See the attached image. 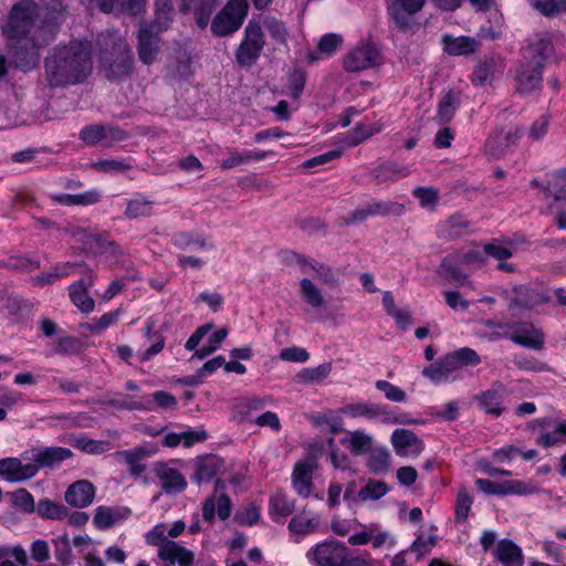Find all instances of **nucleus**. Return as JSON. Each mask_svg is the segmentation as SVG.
<instances>
[{
  "label": "nucleus",
  "instance_id": "obj_1",
  "mask_svg": "<svg viewBox=\"0 0 566 566\" xmlns=\"http://www.w3.org/2000/svg\"><path fill=\"white\" fill-rule=\"evenodd\" d=\"M36 4L21 0L13 6L3 30L15 65L24 71L38 64L40 50L53 39V28L36 24Z\"/></svg>",
  "mask_w": 566,
  "mask_h": 566
},
{
  "label": "nucleus",
  "instance_id": "obj_2",
  "mask_svg": "<svg viewBox=\"0 0 566 566\" xmlns=\"http://www.w3.org/2000/svg\"><path fill=\"white\" fill-rule=\"evenodd\" d=\"M92 71V48L87 41L73 40L57 46L45 61L50 86H67L84 81Z\"/></svg>",
  "mask_w": 566,
  "mask_h": 566
},
{
  "label": "nucleus",
  "instance_id": "obj_3",
  "mask_svg": "<svg viewBox=\"0 0 566 566\" xmlns=\"http://www.w3.org/2000/svg\"><path fill=\"white\" fill-rule=\"evenodd\" d=\"M293 256L300 272L304 275L298 283L301 298L312 308L324 307L326 300L315 281L328 286H336L339 281L337 275L328 265L316 260L300 254H294Z\"/></svg>",
  "mask_w": 566,
  "mask_h": 566
},
{
  "label": "nucleus",
  "instance_id": "obj_4",
  "mask_svg": "<svg viewBox=\"0 0 566 566\" xmlns=\"http://www.w3.org/2000/svg\"><path fill=\"white\" fill-rule=\"evenodd\" d=\"M480 363L481 358L475 350L462 347L429 365L422 374L436 385L455 381L461 379L460 371L462 368L476 366Z\"/></svg>",
  "mask_w": 566,
  "mask_h": 566
},
{
  "label": "nucleus",
  "instance_id": "obj_5",
  "mask_svg": "<svg viewBox=\"0 0 566 566\" xmlns=\"http://www.w3.org/2000/svg\"><path fill=\"white\" fill-rule=\"evenodd\" d=\"M174 9L171 0L155 1L154 25H143L138 31V56L145 64L155 61L158 52L157 33L167 30L172 21Z\"/></svg>",
  "mask_w": 566,
  "mask_h": 566
},
{
  "label": "nucleus",
  "instance_id": "obj_6",
  "mask_svg": "<svg viewBox=\"0 0 566 566\" xmlns=\"http://www.w3.org/2000/svg\"><path fill=\"white\" fill-rule=\"evenodd\" d=\"M339 411L353 419L364 418L388 424L413 422L408 415H396L387 406L365 401L345 405Z\"/></svg>",
  "mask_w": 566,
  "mask_h": 566
},
{
  "label": "nucleus",
  "instance_id": "obj_7",
  "mask_svg": "<svg viewBox=\"0 0 566 566\" xmlns=\"http://www.w3.org/2000/svg\"><path fill=\"white\" fill-rule=\"evenodd\" d=\"M306 558L313 566H352L348 548L336 541H325L306 552Z\"/></svg>",
  "mask_w": 566,
  "mask_h": 566
},
{
  "label": "nucleus",
  "instance_id": "obj_8",
  "mask_svg": "<svg viewBox=\"0 0 566 566\" xmlns=\"http://www.w3.org/2000/svg\"><path fill=\"white\" fill-rule=\"evenodd\" d=\"M249 10L247 0H229L211 22V31L218 36H226L238 31Z\"/></svg>",
  "mask_w": 566,
  "mask_h": 566
},
{
  "label": "nucleus",
  "instance_id": "obj_9",
  "mask_svg": "<svg viewBox=\"0 0 566 566\" xmlns=\"http://www.w3.org/2000/svg\"><path fill=\"white\" fill-rule=\"evenodd\" d=\"M262 25L250 20L244 29L243 39L235 52L237 62L242 66H251L261 55L264 48Z\"/></svg>",
  "mask_w": 566,
  "mask_h": 566
},
{
  "label": "nucleus",
  "instance_id": "obj_10",
  "mask_svg": "<svg viewBox=\"0 0 566 566\" xmlns=\"http://www.w3.org/2000/svg\"><path fill=\"white\" fill-rule=\"evenodd\" d=\"M499 334L510 338L513 343L523 347L539 350L545 343V335L541 328L532 323H516L497 325Z\"/></svg>",
  "mask_w": 566,
  "mask_h": 566
},
{
  "label": "nucleus",
  "instance_id": "obj_11",
  "mask_svg": "<svg viewBox=\"0 0 566 566\" xmlns=\"http://www.w3.org/2000/svg\"><path fill=\"white\" fill-rule=\"evenodd\" d=\"M381 55L371 43H363L352 49L343 59L344 69L347 72H361L379 65Z\"/></svg>",
  "mask_w": 566,
  "mask_h": 566
},
{
  "label": "nucleus",
  "instance_id": "obj_12",
  "mask_svg": "<svg viewBox=\"0 0 566 566\" xmlns=\"http://www.w3.org/2000/svg\"><path fill=\"white\" fill-rule=\"evenodd\" d=\"M73 452L67 448L46 447L32 449L25 452L23 459L31 460L40 468H57L64 460L70 459Z\"/></svg>",
  "mask_w": 566,
  "mask_h": 566
},
{
  "label": "nucleus",
  "instance_id": "obj_13",
  "mask_svg": "<svg viewBox=\"0 0 566 566\" xmlns=\"http://www.w3.org/2000/svg\"><path fill=\"white\" fill-rule=\"evenodd\" d=\"M38 473V465L33 461L23 462L20 458H6L0 460V475L9 482H22Z\"/></svg>",
  "mask_w": 566,
  "mask_h": 566
},
{
  "label": "nucleus",
  "instance_id": "obj_14",
  "mask_svg": "<svg viewBox=\"0 0 566 566\" xmlns=\"http://www.w3.org/2000/svg\"><path fill=\"white\" fill-rule=\"evenodd\" d=\"M391 446L399 457L416 458L423 450V442L411 430L396 429L390 437Z\"/></svg>",
  "mask_w": 566,
  "mask_h": 566
},
{
  "label": "nucleus",
  "instance_id": "obj_15",
  "mask_svg": "<svg viewBox=\"0 0 566 566\" xmlns=\"http://www.w3.org/2000/svg\"><path fill=\"white\" fill-rule=\"evenodd\" d=\"M154 472L161 484V490L166 494L180 493L187 488V481L180 471L169 463H154Z\"/></svg>",
  "mask_w": 566,
  "mask_h": 566
},
{
  "label": "nucleus",
  "instance_id": "obj_16",
  "mask_svg": "<svg viewBox=\"0 0 566 566\" xmlns=\"http://www.w3.org/2000/svg\"><path fill=\"white\" fill-rule=\"evenodd\" d=\"M157 557L170 565L193 566L196 554L178 542H165L157 546Z\"/></svg>",
  "mask_w": 566,
  "mask_h": 566
},
{
  "label": "nucleus",
  "instance_id": "obj_17",
  "mask_svg": "<svg viewBox=\"0 0 566 566\" xmlns=\"http://www.w3.org/2000/svg\"><path fill=\"white\" fill-rule=\"evenodd\" d=\"M94 275L87 270V276L81 279L69 286V296L71 302L83 313H91L94 310L95 302L88 295L87 290L93 285Z\"/></svg>",
  "mask_w": 566,
  "mask_h": 566
},
{
  "label": "nucleus",
  "instance_id": "obj_18",
  "mask_svg": "<svg viewBox=\"0 0 566 566\" xmlns=\"http://www.w3.org/2000/svg\"><path fill=\"white\" fill-rule=\"evenodd\" d=\"M96 489L88 480H78L72 483L64 495L67 504L76 509L90 506L95 499Z\"/></svg>",
  "mask_w": 566,
  "mask_h": 566
},
{
  "label": "nucleus",
  "instance_id": "obj_19",
  "mask_svg": "<svg viewBox=\"0 0 566 566\" xmlns=\"http://www.w3.org/2000/svg\"><path fill=\"white\" fill-rule=\"evenodd\" d=\"M542 69L533 62L523 63L516 71V90L521 94H528L542 85Z\"/></svg>",
  "mask_w": 566,
  "mask_h": 566
},
{
  "label": "nucleus",
  "instance_id": "obj_20",
  "mask_svg": "<svg viewBox=\"0 0 566 566\" xmlns=\"http://www.w3.org/2000/svg\"><path fill=\"white\" fill-rule=\"evenodd\" d=\"M223 460L214 454L198 457L193 461L192 480L197 484L211 481L223 468Z\"/></svg>",
  "mask_w": 566,
  "mask_h": 566
},
{
  "label": "nucleus",
  "instance_id": "obj_21",
  "mask_svg": "<svg viewBox=\"0 0 566 566\" xmlns=\"http://www.w3.org/2000/svg\"><path fill=\"white\" fill-rule=\"evenodd\" d=\"M186 530L184 521L179 520L174 522L170 526L166 523H158L145 534V542L148 546H161L165 542H174L168 537L176 538L180 536Z\"/></svg>",
  "mask_w": 566,
  "mask_h": 566
},
{
  "label": "nucleus",
  "instance_id": "obj_22",
  "mask_svg": "<svg viewBox=\"0 0 566 566\" xmlns=\"http://www.w3.org/2000/svg\"><path fill=\"white\" fill-rule=\"evenodd\" d=\"M424 2L426 0H392L388 8L389 14L399 27H408Z\"/></svg>",
  "mask_w": 566,
  "mask_h": 566
},
{
  "label": "nucleus",
  "instance_id": "obj_23",
  "mask_svg": "<svg viewBox=\"0 0 566 566\" xmlns=\"http://www.w3.org/2000/svg\"><path fill=\"white\" fill-rule=\"evenodd\" d=\"M505 64L501 56H490L482 61L474 70L472 81L476 85L491 84L492 81L504 72Z\"/></svg>",
  "mask_w": 566,
  "mask_h": 566
},
{
  "label": "nucleus",
  "instance_id": "obj_24",
  "mask_svg": "<svg viewBox=\"0 0 566 566\" xmlns=\"http://www.w3.org/2000/svg\"><path fill=\"white\" fill-rule=\"evenodd\" d=\"M217 6V0H181L180 10L185 13L192 12L197 25L205 29Z\"/></svg>",
  "mask_w": 566,
  "mask_h": 566
},
{
  "label": "nucleus",
  "instance_id": "obj_25",
  "mask_svg": "<svg viewBox=\"0 0 566 566\" xmlns=\"http://www.w3.org/2000/svg\"><path fill=\"white\" fill-rule=\"evenodd\" d=\"M155 403L163 409L171 410L176 408L177 399L165 390H158L151 397H144L140 401H132L127 405L118 403V406L130 410H153Z\"/></svg>",
  "mask_w": 566,
  "mask_h": 566
},
{
  "label": "nucleus",
  "instance_id": "obj_26",
  "mask_svg": "<svg viewBox=\"0 0 566 566\" xmlns=\"http://www.w3.org/2000/svg\"><path fill=\"white\" fill-rule=\"evenodd\" d=\"M340 444L355 457L367 454L374 446V437L364 430L347 431Z\"/></svg>",
  "mask_w": 566,
  "mask_h": 566
},
{
  "label": "nucleus",
  "instance_id": "obj_27",
  "mask_svg": "<svg viewBox=\"0 0 566 566\" xmlns=\"http://www.w3.org/2000/svg\"><path fill=\"white\" fill-rule=\"evenodd\" d=\"M129 515L130 510L127 507H111L101 505L95 509L93 524L98 530H107L113 527L118 522L125 521Z\"/></svg>",
  "mask_w": 566,
  "mask_h": 566
},
{
  "label": "nucleus",
  "instance_id": "obj_28",
  "mask_svg": "<svg viewBox=\"0 0 566 566\" xmlns=\"http://www.w3.org/2000/svg\"><path fill=\"white\" fill-rule=\"evenodd\" d=\"M493 555L503 566H523L522 549L511 539H501L495 544Z\"/></svg>",
  "mask_w": 566,
  "mask_h": 566
},
{
  "label": "nucleus",
  "instance_id": "obj_29",
  "mask_svg": "<svg viewBox=\"0 0 566 566\" xmlns=\"http://www.w3.org/2000/svg\"><path fill=\"white\" fill-rule=\"evenodd\" d=\"M315 467L310 462H298L292 473V484L296 493L307 497L312 493V475Z\"/></svg>",
  "mask_w": 566,
  "mask_h": 566
},
{
  "label": "nucleus",
  "instance_id": "obj_30",
  "mask_svg": "<svg viewBox=\"0 0 566 566\" xmlns=\"http://www.w3.org/2000/svg\"><path fill=\"white\" fill-rule=\"evenodd\" d=\"M444 51L450 55H468L479 49V41L471 36H452L444 34L442 36Z\"/></svg>",
  "mask_w": 566,
  "mask_h": 566
},
{
  "label": "nucleus",
  "instance_id": "obj_31",
  "mask_svg": "<svg viewBox=\"0 0 566 566\" xmlns=\"http://www.w3.org/2000/svg\"><path fill=\"white\" fill-rule=\"evenodd\" d=\"M78 268H85L82 263H59L52 266L48 272L41 273L32 279L33 283L40 286L53 284L60 279L66 277Z\"/></svg>",
  "mask_w": 566,
  "mask_h": 566
},
{
  "label": "nucleus",
  "instance_id": "obj_32",
  "mask_svg": "<svg viewBox=\"0 0 566 566\" xmlns=\"http://www.w3.org/2000/svg\"><path fill=\"white\" fill-rule=\"evenodd\" d=\"M470 223L462 216H452L438 226V235L442 239H458L469 232Z\"/></svg>",
  "mask_w": 566,
  "mask_h": 566
},
{
  "label": "nucleus",
  "instance_id": "obj_33",
  "mask_svg": "<svg viewBox=\"0 0 566 566\" xmlns=\"http://www.w3.org/2000/svg\"><path fill=\"white\" fill-rule=\"evenodd\" d=\"M502 399V386H499V388L493 387L486 391H483L475 398L480 408L494 417H499L503 412V408L501 407Z\"/></svg>",
  "mask_w": 566,
  "mask_h": 566
},
{
  "label": "nucleus",
  "instance_id": "obj_34",
  "mask_svg": "<svg viewBox=\"0 0 566 566\" xmlns=\"http://www.w3.org/2000/svg\"><path fill=\"white\" fill-rule=\"evenodd\" d=\"M321 517L317 514L303 512L295 515L289 523V530L294 534L307 535L317 531Z\"/></svg>",
  "mask_w": 566,
  "mask_h": 566
},
{
  "label": "nucleus",
  "instance_id": "obj_35",
  "mask_svg": "<svg viewBox=\"0 0 566 566\" xmlns=\"http://www.w3.org/2000/svg\"><path fill=\"white\" fill-rule=\"evenodd\" d=\"M384 129V125L379 122L371 124L359 123L355 128L345 137L344 144L347 147H353L365 139L371 137L375 134L380 133Z\"/></svg>",
  "mask_w": 566,
  "mask_h": 566
},
{
  "label": "nucleus",
  "instance_id": "obj_36",
  "mask_svg": "<svg viewBox=\"0 0 566 566\" xmlns=\"http://www.w3.org/2000/svg\"><path fill=\"white\" fill-rule=\"evenodd\" d=\"M145 1L146 0H96V4L101 11L106 13L117 10L127 11L135 15L144 9Z\"/></svg>",
  "mask_w": 566,
  "mask_h": 566
},
{
  "label": "nucleus",
  "instance_id": "obj_37",
  "mask_svg": "<svg viewBox=\"0 0 566 566\" xmlns=\"http://www.w3.org/2000/svg\"><path fill=\"white\" fill-rule=\"evenodd\" d=\"M29 566L27 551L21 545L0 546V566Z\"/></svg>",
  "mask_w": 566,
  "mask_h": 566
},
{
  "label": "nucleus",
  "instance_id": "obj_38",
  "mask_svg": "<svg viewBox=\"0 0 566 566\" xmlns=\"http://www.w3.org/2000/svg\"><path fill=\"white\" fill-rule=\"evenodd\" d=\"M541 491L533 481L506 480L501 482V495H530Z\"/></svg>",
  "mask_w": 566,
  "mask_h": 566
},
{
  "label": "nucleus",
  "instance_id": "obj_39",
  "mask_svg": "<svg viewBox=\"0 0 566 566\" xmlns=\"http://www.w3.org/2000/svg\"><path fill=\"white\" fill-rule=\"evenodd\" d=\"M367 454V467L370 471L378 474L388 470L390 465V453L387 448L373 446Z\"/></svg>",
  "mask_w": 566,
  "mask_h": 566
},
{
  "label": "nucleus",
  "instance_id": "obj_40",
  "mask_svg": "<svg viewBox=\"0 0 566 566\" xmlns=\"http://www.w3.org/2000/svg\"><path fill=\"white\" fill-rule=\"evenodd\" d=\"M114 50L119 54V60L109 64V71L113 76L117 77L129 72L132 54L124 41L115 43Z\"/></svg>",
  "mask_w": 566,
  "mask_h": 566
},
{
  "label": "nucleus",
  "instance_id": "obj_41",
  "mask_svg": "<svg viewBox=\"0 0 566 566\" xmlns=\"http://www.w3.org/2000/svg\"><path fill=\"white\" fill-rule=\"evenodd\" d=\"M295 505L284 493L277 492L270 499V514L274 521L291 515Z\"/></svg>",
  "mask_w": 566,
  "mask_h": 566
},
{
  "label": "nucleus",
  "instance_id": "obj_42",
  "mask_svg": "<svg viewBox=\"0 0 566 566\" xmlns=\"http://www.w3.org/2000/svg\"><path fill=\"white\" fill-rule=\"evenodd\" d=\"M333 368L331 361L324 363L316 367L303 368L296 375L300 382L304 384H318L328 377Z\"/></svg>",
  "mask_w": 566,
  "mask_h": 566
},
{
  "label": "nucleus",
  "instance_id": "obj_43",
  "mask_svg": "<svg viewBox=\"0 0 566 566\" xmlns=\"http://www.w3.org/2000/svg\"><path fill=\"white\" fill-rule=\"evenodd\" d=\"M146 455L147 452L142 447L126 450L120 453V458L127 464L129 473L135 476H139L145 472L146 465L143 463V459Z\"/></svg>",
  "mask_w": 566,
  "mask_h": 566
},
{
  "label": "nucleus",
  "instance_id": "obj_44",
  "mask_svg": "<svg viewBox=\"0 0 566 566\" xmlns=\"http://www.w3.org/2000/svg\"><path fill=\"white\" fill-rule=\"evenodd\" d=\"M263 27L265 28L269 35L279 44L287 45L289 31L285 23L275 17H264Z\"/></svg>",
  "mask_w": 566,
  "mask_h": 566
},
{
  "label": "nucleus",
  "instance_id": "obj_45",
  "mask_svg": "<svg viewBox=\"0 0 566 566\" xmlns=\"http://www.w3.org/2000/svg\"><path fill=\"white\" fill-rule=\"evenodd\" d=\"M117 132L104 125H90L80 133V138L86 144L94 145L108 137H114Z\"/></svg>",
  "mask_w": 566,
  "mask_h": 566
},
{
  "label": "nucleus",
  "instance_id": "obj_46",
  "mask_svg": "<svg viewBox=\"0 0 566 566\" xmlns=\"http://www.w3.org/2000/svg\"><path fill=\"white\" fill-rule=\"evenodd\" d=\"M409 174L410 169L407 166L397 163L384 164L375 169V177L380 181L398 180Z\"/></svg>",
  "mask_w": 566,
  "mask_h": 566
},
{
  "label": "nucleus",
  "instance_id": "obj_47",
  "mask_svg": "<svg viewBox=\"0 0 566 566\" xmlns=\"http://www.w3.org/2000/svg\"><path fill=\"white\" fill-rule=\"evenodd\" d=\"M513 293L511 307H532L541 302L539 294L527 286L514 287Z\"/></svg>",
  "mask_w": 566,
  "mask_h": 566
},
{
  "label": "nucleus",
  "instance_id": "obj_48",
  "mask_svg": "<svg viewBox=\"0 0 566 566\" xmlns=\"http://www.w3.org/2000/svg\"><path fill=\"white\" fill-rule=\"evenodd\" d=\"M460 105V95L453 91L448 92L439 103L438 116L442 122H449Z\"/></svg>",
  "mask_w": 566,
  "mask_h": 566
},
{
  "label": "nucleus",
  "instance_id": "obj_49",
  "mask_svg": "<svg viewBox=\"0 0 566 566\" xmlns=\"http://www.w3.org/2000/svg\"><path fill=\"white\" fill-rule=\"evenodd\" d=\"M153 205L154 202L148 198H134L128 201L125 216L128 219L149 217L153 212Z\"/></svg>",
  "mask_w": 566,
  "mask_h": 566
},
{
  "label": "nucleus",
  "instance_id": "obj_50",
  "mask_svg": "<svg viewBox=\"0 0 566 566\" xmlns=\"http://www.w3.org/2000/svg\"><path fill=\"white\" fill-rule=\"evenodd\" d=\"M527 53L532 59L530 62L544 66L546 59L553 53V46L548 40L541 39L530 45Z\"/></svg>",
  "mask_w": 566,
  "mask_h": 566
},
{
  "label": "nucleus",
  "instance_id": "obj_51",
  "mask_svg": "<svg viewBox=\"0 0 566 566\" xmlns=\"http://www.w3.org/2000/svg\"><path fill=\"white\" fill-rule=\"evenodd\" d=\"M472 504L473 499L469 492L465 489L459 490L454 507L455 522L464 523L468 520Z\"/></svg>",
  "mask_w": 566,
  "mask_h": 566
},
{
  "label": "nucleus",
  "instance_id": "obj_52",
  "mask_svg": "<svg viewBox=\"0 0 566 566\" xmlns=\"http://www.w3.org/2000/svg\"><path fill=\"white\" fill-rule=\"evenodd\" d=\"M38 513L45 518L63 520L67 516V510L55 502L43 499L38 504Z\"/></svg>",
  "mask_w": 566,
  "mask_h": 566
},
{
  "label": "nucleus",
  "instance_id": "obj_53",
  "mask_svg": "<svg viewBox=\"0 0 566 566\" xmlns=\"http://www.w3.org/2000/svg\"><path fill=\"white\" fill-rule=\"evenodd\" d=\"M260 520V509L254 504H247L241 506L235 515L234 521L242 526L255 525Z\"/></svg>",
  "mask_w": 566,
  "mask_h": 566
},
{
  "label": "nucleus",
  "instance_id": "obj_54",
  "mask_svg": "<svg viewBox=\"0 0 566 566\" xmlns=\"http://www.w3.org/2000/svg\"><path fill=\"white\" fill-rule=\"evenodd\" d=\"M119 318V311L108 312L102 315L94 322L86 323L83 325V328L88 331L92 334H99L104 329L117 323Z\"/></svg>",
  "mask_w": 566,
  "mask_h": 566
},
{
  "label": "nucleus",
  "instance_id": "obj_55",
  "mask_svg": "<svg viewBox=\"0 0 566 566\" xmlns=\"http://www.w3.org/2000/svg\"><path fill=\"white\" fill-rule=\"evenodd\" d=\"M412 195L424 209H433L439 201V192L432 187H416L412 190Z\"/></svg>",
  "mask_w": 566,
  "mask_h": 566
},
{
  "label": "nucleus",
  "instance_id": "obj_56",
  "mask_svg": "<svg viewBox=\"0 0 566 566\" xmlns=\"http://www.w3.org/2000/svg\"><path fill=\"white\" fill-rule=\"evenodd\" d=\"M12 504L27 513H32L35 510V502L33 495L25 489H19L9 494Z\"/></svg>",
  "mask_w": 566,
  "mask_h": 566
},
{
  "label": "nucleus",
  "instance_id": "obj_57",
  "mask_svg": "<svg viewBox=\"0 0 566 566\" xmlns=\"http://www.w3.org/2000/svg\"><path fill=\"white\" fill-rule=\"evenodd\" d=\"M375 387L381 391L389 401L403 402L407 398L405 390L387 380H377Z\"/></svg>",
  "mask_w": 566,
  "mask_h": 566
},
{
  "label": "nucleus",
  "instance_id": "obj_58",
  "mask_svg": "<svg viewBox=\"0 0 566 566\" xmlns=\"http://www.w3.org/2000/svg\"><path fill=\"white\" fill-rule=\"evenodd\" d=\"M388 492V486L381 481H369L360 491L359 497L363 501L378 500Z\"/></svg>",
  "mask_w": 566,
  "mask_h": 566
},
{
  "label": "nucleus",
  "instance_id": "obj_59",
  "mask_svg": "<svg viewBox=\"0 0 566 566\" xmlns=\"http://www.w3.org/2000/svg\"><path fill=\"white\" fill-rule=\"evenodd\" d=\"M564 436H566V422L559 423L553 431L539 436L537 443L549 448L565 442Z\"/></svg>",
  "mask_w": 566,
  "mask_h": 566
},
{
  "label": "nucleus",
  "instance_id": "obj_60",
  "mask_svg": "<svg viewBox=\"0 0 566 566\" xmlns=\"http://www.w3.org/2000/svg\"><path fill=\"white\" fill-rule=\"evenodd\" d=\"M96 170L113 174L123 172L132 168V165L124 159H105L96 161L92 165Z\"/></svg>",
  "mask_w": 566,
  "mask_h": 566
},
{
  "label": "nucleus",
  "instance_id": "obj_61",
  "mask_svg": "<svg viewBox=\"0 0 566 566\" xmlns=\"http://www.w3.org/2000/svg\"><path fill=\"white\" fill-rule=\"evenodd\" d=\"M551 124V116L548 114H543L536 120H534L528 130V138L533 142H539L544 139V137L548 133V127Z\"/></svg>",
  "mask_w": 566,
  "mask_h": 566
},
{
  "label": "nucleus",
  "instance_id": "obj_62",
  "mask_svg": "<svg viewBox=\"0 0 566 566\" xmlns=\"http://www.w3.org/2000/svg\"><path fill=\"white\" fill-rule=\"evenodd\" d=\"M271 399L269 397L264 398H244L242 399L237 408L239 409V412L244 415L245 417H251L253 412L260 411L266 402H270Z\"/></svg>",
  "mask_w": 566,
  "mask_h": 566
},
{
  "label": "nucleus",
  "instance_id": "obj_63",
  "mask_svg": "<svg viewBox=\"0 0 566 566\" xmlns=\"http://www.w3.org/2000/svg\"><path fill=\"white\" fill-rule=\"evenodd\" d=\"M54 556L62 565L70 563L71 545L67 535H62L53 539Z\"/></svg>",
  "mask_w": 566,
  "mask_h": 566
},
{
  "label": "nucleus",
  "instance_id": "obj_64",
  "mask_svg": "<svg viewBox=\"0 0 566 566\" xmlns=\"http://www.w3.org/2000/svg\"><path fill=\"white\" fill-rule=\"evenodd\" d=\"M532 4L545 15L566 11V0H533Z\"/></svg>",
  "mask_w": 566,
  "mask_h": 566
}]
</instances>
